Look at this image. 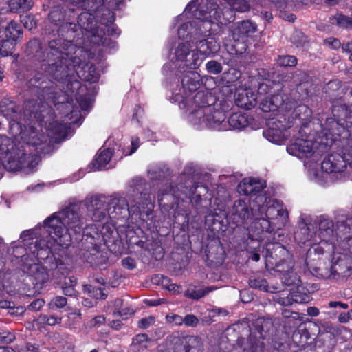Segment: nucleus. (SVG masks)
Returning a JSON list of instances; mask_svg holds the SVG:
<instances>
[{
  "instance_id": "f257e3e1",
  "label": "nucleus",
  "mask_w": 352,
  "mask_h": 352,
  "mask_svg": "<svg viewBox=\"0 0 352 352\" xmlns=\"http://www.w3.org/2000/svg\"><path fill=\"white\" fill-rule=\"evenodd\" d=\"M198 0H192L184 12L178 16L174 26H178V36L186 40L178 43L173 50L171 60L163 67V73L168 80H171L179 73L182 74V86L173 93L175 102H179L181 109H188L189 103L195 96L192 94L200 86V75L193 72L209 56L219 50L217 41L210 36L214 24L226 25L234 20L233 12L230 8L222 11L216 2L201 0L197 7Z\"/></svg>"
},
{
  "instance_id": "f03ea898",
  "label": "nucleus",
  "mask_w": 352,
  "mask_h": 352,
  "mask_svg": "<svg viewBox=\"0 0 352 352\" xmlns=\"http://www.w3.org/2000/svg\"><path fill=\"white\" fill-rule=\"evenodd\" d=\"M85 211L95 221H102L107 214H113L107 211V204L97 197L69 204L46 219L49 222L50 232L54 234L56 243L61 245H70L72 235L80 234L84 228L82 214Z\"/></svg>"
},
{
  "instance_id": "7ed1b4c3",
  "label": "nucleus",
  "mask_w": 352,
  "mask_h": 352,
  "mask_svg": "<svg viewBox=\"0 0 352 352\" xmlns=\"http://www.w3.org/2000/svg\"><path fill=\"white\" fill-rule=\"evenodd\" d=\"M43 230H29L23 231L21 239L25 246L26 253L22 256L24 270L34 277L36 285H43L49 279L46 269L41 264V261L48 258L51 254L69 245H61L56 242L54 234L50 232L49 222L44 221Z\"/></svg>"
},
{
  "instance_id": "20e7f679",
  "label": "nucleus",
  "mask_w": 352,
  "mask_h": 352,
  "mask_svg": "<svg viewBox=\"0 0 352 352\" xmlns=\"http://www.w3.org/2000/svg\"><path fill=\"white\" fill-rule=\"evenodd\" d=\"M62 44L61 40L51 41L49 43L51 55L48 60L47 72L58 80H62L68 76L72 67L78 76L84 80L96 82L98 76L92 66H81L80 59L73 56V54H80L82 49L77 47L71 41H64L61 49L58 45Z\"/></svg>"
},
{
  "instance_id": "39448f33",
  "label": "nucleus",
  "mask_w": 352,
  "mask_h": 352,
  "mask_svg": "<svg viewBox=\"0 0 352 352\" xmlns=\"http://www.w3.org/2000/svg\"><path fill=\"white\" fill-rule=\"evenodd\" d=\"M188 120L197 129L205 128L225 131L226 114L221 103L210 92L200 91L189 103Z\"/></svg>"
},
{
  "instance_id": "423d86ee",
  "label": "nucleus",
  "mask_w": 352,
  "mask_h": 352,
  "mask_svg": "<svg viewBox=\"0 0 352 352\" xmlns=\"http://www.w3.org/2000/svg\"><path fill=\"white\" fill-rule=\"evenodd\" d=\"M111 205L115 210H119V214L128 212L132 216H138L143 221L153 218L154 199L148 192H140V187L133 190L128 202L124 199H120L113 201Z\"/></svg>"
},
{
  "instance_id": "0eeeda50",
  "label": "nucleus",
  "mask_w": 352,
  "mask_h": 352,
  "mask_svg": "<svg viewBox=\"0 0 352 352\" xmlns=\"http://www.w3.org/2000/svg\"><path fill=\"white\" fill-rule=\"evenodd\" d=\"M333 223L330 221H321L319 232L311 236L310 241L311 248L307 252L308 258H312L313 256H320L325 251L333 250V246L328 242L333 236Z\"/></svg>"
},
{
  "instance_id": "6e6552de",
  "label": "nucleus",
  "mask_w": 352,
  "mask_h": 352,
  "mask_svg": "<svg viewBox=\"0 0 352 352\" xmlns=\"http://www.w3.org/2000/svg\"><path fill=\"white\" fill-rule=\"evenodd\" d=\"M287 277V305L293 302L307 303L310 300L307 289L302 284L300 278L294 273Z\"/></svg>"
},
{
  "instance_id": "1a4fd4ad",
  "label": "nucleus",
  "mask_w": 352,
  "mask_h": 352,
  "mask_svg": "<svg viewBox=\"0 0 352 352\" xmlns=\"http://www.w3.org/2000/svg\"><path fill=\"white\" fill-rule=\"evenodd\" d=\"M268 128L263 131V136L270 142L281 145L285 140V127L283 122L276 118H270Z\"/></svg>"
},
{
  "instance_id": "9d476101",
  "label": "nucleus",
  "mask_w": 352,
  "mask_h": 352,
  "mask_svg": "<svg viewBox=\"0 0 352 352\" xmlns=\"http://www.w3.org/2000/svg\"><path fill=\"white\" fill-rule=\"evenodd\" d=\"M267 87V85L263 83L260 85L258 87L259 100H261L260 107L263 112H272L274 113L283 105V100L279 95L273 96H268L265 98H262L263 91H264Z\"/></svg>"
},
{
  "instance_id": "9b49d317",
  "label": "nucleus",
  "mask_w": 352,
  "mask_h": 352,
  "mask_svg": "<svg viewBox=\"0 0 352 352\" xmlns=\"http://www.w3.org/2000/svg\"><path fill=\"white\" fill-rule=\"evenodd\" d=\"M231 36L233 40L244 42L245 38L256 31V25L250 21H243L234 23L231 28Z\"/></svg>"
},
{
  "instance_id": "f8f14e48",
  "label": "nucleus",
  "mask_w": 352,
  "mask_h": 352,
  "mask_svg": "<svg viewBox=\"0 0 352 352\" xmlns=\"http://www.w3.org/2000/svg\"><path fill=\"white\" fill-rule=\"evenodd\" d=\"M265 183L258 179H243L238 185V192L245 195H256L265 188Z\"/></svg>"
},
{
  "instance_id": "ddd939ff",
  "label": "nucleus",
  "mask_w": 352,
  "mask_h": 352,
  "mask_svg": "<svg viewBox=\"0 0 352 352\" xmlns=\"http://www.w3.org/2000/svg\"><path fill=\"white\" fill-rule=\"evenodd\" d=\"M108 309L113 316H120L123 318H127L134 314L133 309L121 298L116 299L109 306Z\"/></svg>"
},
{
  "instance_id": "4468645a",
  "label": "nucleus",
  "mask_w": 352,
  "mask_h": 352,
  "mask_svg": "<svg viewBox=\"0 0 352 352\" xmlns=\"http://www.w3.org/2000/svg\"><path fill=\"white\" fill-rule=\"evenodd\" d=\"M236 100L239 107L250 109L254 107L256 100H259V95L251 90H244L238 94Z\"/></svg>"
},
{
  "instance_id": "2eb2a0df",
  "label": "nucleus",
  "mask_w": 352,
  "mask_h": 352,
  "mask_svg": "<svg viewBox=\"0 0 352 352\" xmlns=\"http://www.w3.org/2000/svg\"><path fill=\"white\" fill-rule=\"evenodd\" d=\"M342 158L339 155H331L321 164V169L325 173L339 172L342 168Z\"/></svg>"
},
{
  "instance_id": "dca6fc26",
  "label": "nucleus",
  "mask_w": 352,
  "mask_h": 352,
  "mask_svg": "<svg viewBox=\"0 0 352 352\" xmlns=\"http://www.w3.org/2000/svg\"><path fill=\"white\" fill-rule=\"evenodd\" d=\"M113 155V151L111 148L100 149L99 153L93 162V165L96 170L109 168L113 166L109 164Z\"/></svg>"
},
{
  "instance_id": "f3484780",
  "label": "nucleus",
  "mask_w": 352,
  "mask_h": 352,
  "mask_svg": "<svg viewBox=\"0 0 352 352\" xmlns=\"http://www.w3.org/2000/svg\"><path fill=\"white\" fill-rule=\"evenodd\" d=\"M3 22V19L2 17H0V38L1 37V34H5L6 38H10L12 41H16L19 37L21 34L22 33V30L21 25L14 21H11L5 28V30H3L2 23Z\"/></svg>"
},
{
  "instance_id": "a211bd4d",
  "label": "nucleus",
  "mask_w": 352,
  "mask_h": 352,
  "mask_svg": "<svg viewBox=\"0 0 352 352\" xmlns=\"http://www.w3.org/2000/svg\"><path fill=\"white\" fill-rule=\"evenodd\" d=\"M67 117H68L69 122L66 120L63 124L54 122L49 126V130L55 136L56 140L64 138L67 133L68 129L69 128V125L76 124L78 122L77 119L72 120L69 116H67Z\"/></svg>"
},
{
  "instance_id": "6ab92c4d",
  "label": "nucleus",
  "mask_w": 352,
  "mask_h": 352,
  "mask_svg": "<svg viewBox=\"0 0 352 352\" xmlns=\"http://www.w3.org/2000/svg\"><path fill=\"white\" fill-rule=\"evenodd\" d=\"M248 118L245 114L241 113H235L232 114L228 120H226V129L225 131L232 129H241L248 124Z\"/></svg>"
},
{
  "instance_id": "aec40b11",
  "label": "nucleus",
  "mask_w": 352,
  "mask_h": 352,
  "mask_svg": "<svg viewBox=\"0 0 352 352\" xmlns=\"http://www.w3.org/2000/svg\"><path fill=\"white\" fill-rule=\"evenodd\" d=\"M295 149L299 152L305 154L306 157H311L314 155H318L316 148L317 144L314 143L310 140H298L296 143L294 144Z\"/></svg>"
},
{
  "instance_id": "412c9836",
  "label": "nucleus",
  "mask_w": 352,
  "mask_h": 352,
  "mask_svg": "<svg viewBox=\"0 0 352 352\" xmlns=\"http://www.w3.org/2000/svg\"><path fill=\"white\" fill-rule=\"evenodd\" d=\"M234 214L237 215L241 219H245L250 217L248 204L243 200L236 201L234 204Z\"/></svg>"
},
{
  "instance_id": "4be33fe9",
  "label": "nucleus",
  "mask_w": 352,
  "mask_h": 352,
  "mask_svg": "<svg viewBox=\"0 0 352 352\" xmlns=\"http://www.w3.org/2000/svg\"><path fill=\"white\" fill-rule=\"evenodd\" d=\"M32 6V0H11L9 2L10 10L13 12H17L19 9L28 10Z\"/></svg>"
},
{
  "instance_id": "5701e85b",
  "label": "nucleus",
  "mask_w": 352,
  "mask_h": 352,
  "mask_svg": "<svg viewBox=\"0 0 352 352\" xmlns=\"http://www.w3.org/2000/svg\"><path fill=\"white\" fill-rule=\"evenodd\" d=\"M216 289L217 288L214 287H205L199 289H188L185 292V296L192 299L198 300Z\"/></svg>"
},
{
  "instance_id": "b1692460",
  "label": "nucleus",
  "mask_w": 352,
  "mask_h": 352,
  "mask_svg": "<svg viewBox=\"0 0 352 352\" xmlns=\"http://www.w3.org/2000/svg\"><path fill=\"white\" fill-rule=\"evenodd\" d=\"M306 321L305 315L302 314L292 312L290 316H287V324H289L290 327H292V323L293 324V327L296 328L300 327Z\"/></svg>"
},
{
  "instance_id": "393cba45",
  "label": "nucleus",
  "mask_w": 352,
  "mask_h": 352,
  "mask_svg": "<svg viewBox=\"0 0 352 352\" xmlns=\"http://www.w3.org/2000/svg\"><path fill=\"white\" fill-rule=\"evenodd\" d=\"M331 23L336 24L342 28H352V19L347 16L339 14L331 19Z\"/></svg>"
},
{
  "instance_id": "a878e982",
  "label": "nucleus",
  "mask_w": 352,
  "mask_h": 352,
  "mask_svg": "<svg viewBox=\"0 0 352 352\" xmlns=\"http://www.w3.org/2000/svg\"><path fill=\"white\" fill-rule=\"evenodd\" d=\"M16 41L7 38L0 43V54L3 56H7L13 52Z\"/></svg>"
},
{
  "instance_id": "bb28decb",
  "label": "nucleus",
  "mask_w": 352,
  "mask_h": 352,
  "mask_svg": "<svg viewBox=\"0 0 352 352\" xmlns=\"http://www.w3.org/2000/svg\"><path fill=\"white\" fill-rule=\"evenodd\" d=\"M232 9L238 12H246L250 9V6L245 0H225Z\"/></svg>"
},
{
  "instance_id": "cd10ccee",
  "label": "nucleus",
  "mask_w": 352,
  "mask_h": 352,
  "mask_svg": "<svg viewBox=\"0 0 352 352\" xmlns=\"http://www.w3.org/2000/svg\"><path fill=\"white\" fill-rule=\"evenodd\" d=\"M84 290L96 299H103L107 296V294L101 288H96L91 285H86L84 287Z\"/></svg>"
},
{
  "instance_id": "c85d7f7f",
  "label": "nucleus",
  "mask_w": 352,
  "mask_h": 352,
  "mask_svg": "<svg viewBox=\"0 0 352 352\" xmlns=\"http://www.w3.org/2000/svg\"><path fill=\"white\" fill-rule=\"evenodd\" d=\"M37 320L41 324H47L52 326L60 323L61 318L55 316H47V315H41Z\"/></svg>"
},
{
  "instance_id": "c756f323",
  "label": "nucleus",
  "mask_w": 352,
  "mask_h": 352,
  "mask_svg": "<svg viewBox=\"0 0 352 352\" xmlns=\"http://www.w3.org/2000/svg\"><path fill=\"white\" fill-rule=\"evenodd\" d=\"M208 72L212 74H218L222 71L221 65L216 60H210L206 64Z\"/></svg>"
},
{
  "instance_id": "7c9ffc66",
  "label": "nucleus",
  "mask_w": 352,
  "mask_h": 352,
  "mask_svg": "<svg viewBox=\"0 0 352 352\" xmlns=\"http://www.w3.org/2000/svg\"><path fill=\"white\" fill-rule=\"evenodd\" d=\"M67 304V299L63 296H56L49 303V307L52 309L62 308Z\"/></svg>"
},
{
  "instance_id": "2f4dec72",
  "label": "nucleus",
  "mask_w": 352,
  "mask_h": 352,
  "mask_svg": "<svg viewBox=\"0 0 352 352\" xmlns=\"http://www.w3.org/2000/svg\"><path fill=\"white\" fill-rule=\"evenodd\" d=\"M258 226L260 227V229L262 232L266 231L270 232V224L268 220H267L265 218H261L257 219L254 222L253 226L258 229Z\"/></svg>"
},
{
  "instance_id": "473e14b6",
  "label": "nucleus",
  "mask_w": 352,
  "mask_h": 352,
  "mask_svg": "<svg viewBox=\"0 0 352 352\" xmlns=\"http://www.w3.org/2000/svg\"><path fill=\"white\" fill-rule=\"evenodd\" d=\"M71 3L76 6L80 7L85 10L93 9L94 0H70Z\"/></svg>"
},
{
  "instance_id": "72a5a7b5",
  "label": "nucleus",
  "mask_w": 352,
  "mask_h": 352,
  "mask_svg": "<svg viewBox=\"0 0 352 352\" xmlns=\"http://www.w3.org/2000/svg\"><path fill=\"white\" fill-rule=\"evenodd\" d=\"M153 281L155 283L161 285L166 289H167V288L171 283L170 280L168 277L159 275L155 276V277L153 279Z\"/></svg>"
},
{
  "instance_id": "f704fd0d",
  "label": "nucleus",
  "mask_w": 352,
  "mask_h": 352,
  "mask_svg": "<svg viewBox=\"0 0 352 352\" xmlns=\"http://www.w3.org/2000/svg\"><path fill=\"white\" fill-rule=\"evenodd\" d=\"M140 146V139L138 137H132L131 141V150L129 151H124L125 155H131L133 153L135 152V151Z\"/></svg>"
},
{
  "instance_id": "c9c22d12",
  "label": "nucleus",
  "mask_w": 352,
  "mask_h": 352,
  "mask_svg": "<svg viewBox=\"0 0 352 352\" xmlns=\"http://www.w3.org/2000/svg\"><path fill=\"white\" fill-rule=\"evenodd\" d=\"M199 320L198 318L192 315V314H188L184 318V322L186 326L189 327H196L198 324Z\"/></svg>"
},
{
  "instance_id": "e433bc0d",
  "label": "nucleus",
  "mask_w": 352,
  "mask_h": 352,
  "mask_svg": "<svg viewBox=\"0 0 352 352\" xmlns=\"http://www.w3.org/2000/svg\"><path fill=\"white\" fill-rule=\"evenodd\" d=\"M166 320L168 322L173 323L175 325H181L184 322V318L174 314L167 315Z\"/></svg>"
},
{
  "instance_id": "4c0bfd02",
  "label": "nucleus",
  "mask_w": 352,
  "mask_h": 352,
  "mask_svg": "<svg viewBox=\"0 0 352 352\" xmlns=\"http://www.w3.org/2000/svg\"><path fill=\"white\" fill-rule=\"evenodd\" d=\"M155 322V318L149 316L148 318H142L139 321L138 326L140 328L146 329Z\"/></svg>"
},
{
  "instance_id": "58836bf2",
  "label": "nucleus",
  "mask_w": 352,
  "mask_h": 352,
  "mask_svg": "<svg viewBox=\"0 0 352 352\" xmlns=\"http://www.w3.org/2000/svg\"><path fill=\"white\" fill-rule=\"evenodd\" d=\"M44 304L45 301L43 299H36L29 305L28 309L31 311H38Z\"/></svg>"
},
{
  "instance_id": "ea45409f",
  "label": "nucleus",
  "mask_w": 352,
  "mask_h": 352,
  "mask_svg": "<svg viewBox=\"0 0 352 352\" xmlns=\"http://www.w3.org/2000/svg\"><path fill=\"white\" fill-rule=\"evenodd\" d=\"M172 190H173L170 188V186L167 184L165 185V187L163 190H159L157 197H158V202L160 206L162 205V201H163L162 195L170 196L168 192H170Z\"/></svg>"
},
{
  "instance_id": "a19ab883",
  "label": "nucleus",
  "mask_w": 352,
  "mask_h": 352,
  "mask_svg": "<svg viewBox=\"0 0 352 352\" xmlns=\"http://www.w3.org/2000/svg\"><path fill=\"white\" fill-rule=\"evenodd\" d=\"M21 21L23 23L24 26L29 30L36 26V21L34 20L33 17L30 16L23 17Z\"/></svg>"
},
{
  "instance_id": "79ce46f5",
  "label": "nucleus",
  "mask_w": 352,
  "mask_h": 352,
  "mask_svg": "<svg viewBox=\"0 0 352 352\" xmlns=\"http://www.w3.org/2000/svg\"><path fill=\"white\" fill-rule=\"evenodd\" d=\"M324 43L333 49L339 48L341 45L340 41L336 38H329L324 41Z\"/></svg>"
},
{
  "instance_id": "37998d69",
  "label": "nucleus",
  "mask_w": 352,
  "mask_h": 352,
  "mask_svg": "<svg viewBox=\"0 0 352 352\" xmlns=\"http://www.w3.org/2000/svg\"><path fill=\"white\" fill-rule=\"evenodd\" d=\"M303 34L301 32H296L295 35L291 38V41L296 45H300L303 41Z\"/></svg>"
},
{
  "instance_id": "c03bdc74",
  "label": "nucleus",
  "mask_w": 352,
  "mask_h": 352,
  "mask_svg": "<svg viewBox=\"0 0 352 352\" xmlns=\"http://www.w3.org/2000/svg\"><path fill=\"white\" fill-rule=\"evenodd\" d=\"M104 320L105 319H104V316H98L91 320V322H90L91 326H93V327L100 326V324L104 323Z\"/></svg>"
},
{
  "instance_id": "a18cd8bd",
  "label": "nucleus",
  "mask_w": 352,
  "mask_h": 352,
  "mask_svg": "<svg viewBox=\"0 0 352 352\" xmlns=\"http://www.w3.org/2000/svg\"><path fill=\"white\" fill-rule=\"evenodd\" d=\"M87 19L88 20L91 19V15L89 14L88 13H83V14H81L80 15V17H79V25L80 26H82V28H84L85 30H89V25L87 24V25H85V23H82V20L83 19Z\"/></svg>"
},
{
  "instance_id": "49530a36",
  "label": "nucleus",
  "mask_w": 352,
  "mask_h": 352,
  "mask_svg": "<svg viewBox=\"0 0 352 352\" xmlns=\"http://www.w3.org/2000/svg\"><path fill=\"white\" fill-rule=\"evenodd\" d=\"M122 265L128 269H133L135 267V263L132 258H126L122 260Z\"/></svg>"
},
{
  "instance_id": "de8ad7c7",
  "label": "nucleus",
  "mask_w": 352,
  "mask_h": 352,
  "mask_svg": "<svg viewBox=\"0 0 352 352\" xmlns=\"http://www.w3.org/2000/svg\"><path fill=\"white\" fill-rule=\"evenodd\" d=\"M147 340V336L146 334H139L136 336L135 338H133V344H142L144 342Z\"/></svg>"
},
{
  "instance_id": "09e8293b",
  "label": "nucleus",
  "mask_w": 352,
  "mask_h": 352,
  "mask_svg": "<svg viewBox=\"0 0 352 352\" xmlns=\"http://www.w3.org/2000/svg\"><path fill=\"white\" fill-rule=\"evenodd\" d=\"M167 290L172 292L173 294H179L182 292L181 287L175 283H170Z\"/></svg>"
},
{
  "instance_id": "8fccbe9b",
  "label": "nucleus",
  "mask_w": 352,
  "mask_h": 352,
  "mask_svg": "<svg viewBox=\"0 0 352 352\" xmlns=\"http://www.w3.org/2000/svg\"><path fill=\"white\" fill-rule=\"evenodd\" d=\"M91 104V101L90 100H81L79 101V104L80 108L82 110L87 111L89 109Z\"/></svg>"
},
{
  "instance_id": "3c124183",
  "label": "nucleus",
  "mask_w": 352,
  "mask_h": 352,
  "mask_svg": "<svg viewBox=\"0 0 352 352\" xmlns=\"http://www.w3.org/2000/svg\"><path fill=\"white\" fill-rule=\"evenodd\" d=\"M329 305L330 307H332V308L339 307H341V308H342L344 309H347L348 307H349L348 305L346 304V303H343V302H336V301L330 302Z\"/></svg>"
},
{
  "instance_id": "603ef678",
  "label": "nucleus",
  "mask_w": 352,
  "mask_h": 352,
  "mask_svg": "<svg viewBox=\"0 0 352 352\" xmlns=\"http://www.w3.org/2000/svg\"><path fill=\"white\" fill-rule=\"evenodd\" d=\"M187 197L190 199V201H195L196 204L198 203L201 200L200 195H195V192L190 191L189 194L187 195Z\"/></svg>"
},
{
  "instance_id": "864d4df0",
  "label": "nucleus",
  "mask_w": 352,
  "mask_h": 352,
  "mask_svg": "<svg viewBox=\"0 0 352 352\" xmlns=\"http://www.w3.org/2000/svg\"><path fill=\"white\" fill-rule=\"evenodd\" d=\"M307 314L311 316H316L319 314V310L315 307H310L307 308Z\"/></svg>"
},
{
  "instance_id": "5fc2aeb1",
  "label": "nucleus",
  "mask_w": 352,
  "mask_h": 352,
  "mask_svg": "<svg viewBox=\"0 0 352 352\" xmlns=\"http://www.w3.org/2000/svg\"><path fill=\"white\" fill-rule=\"evenodd\" d=\"M297 63V59L293 56H287V66H294Z\"/></svg>"
},
{
  "instance_id": "6e6d98bb",
  "label": "nucleus",
  "mask_w": 352,
  "mask_h": 352,
  "mask_svg": "<svg viewBox=\"0 0 352 352\" xmlns=\"http://www.w3.org/2000/svg\"><path fill=\"white\" fill-rule=\"evenodd\" d=\"M163 299L160 300H146V302L150 306H156L162 303Z\"/></svg>"
},
{
  "instance_id": "4d7b16f0",
  "label": "nucleus",
  "mask_w": 352,
  "mask_h": 352,
  "mask_svg": "<svg viewBox=\"0 0 352 352\" xmlns=\"http://www.w3.org/2000/svg\"><path fill=\"white\" fill-rule=\"evenodd\" d=\"M339 122H341L340 120ZM352 124V115L351 113H348L347 116V120L346 121V124L340 122V124L342 125L344 127H349V124Z\"/></svg>"
},
{
  "instance_id": "13d9d810",
  "label": "nucleus",
  "mask_w": 352,
  "mask_h": 352,
  "mask_svg": "<svg viewBox=\"0 0 352 352\" xmlns=\"http://www.w3.org/2000/svg\"><path fill=\"white\" fill-rule=\"evenodd\" d=\"M58 15V12L54 10V11H52L50 14H49V17L51 20H52L53 21L55 22V25H58V24L56 23V17Z\"/></svg>"
},
{
  "instance_id": "bf43d9fd",
  "label": "nucleus",
  "mask_w": 352,
  "mask_h": 352,
  "mask_svg": "<svg viewBox=\"0 0 352 352\" xmlns=\"http://www.w3.org/2000/svg\"><path fill=\"white\" fill-rule=\"evenodd\" d=\"M63 292L66 295L72 296L74 293V288L72 287H66L63 288Z\"/></svg>"
},
{
  "instance_id": "052dcab7",
  "label": "nucleus",
  "mask_w": 352,
  "mask_h": 352,
  "mask_svg": "<svg viewBox=\"0 0 352 352\" xmlns=\"http://www.w3.org/2000/svg\"><path fill=\"white\" fill-rule=\"evenodd\" d=\"M274 300L281 305H285V298H281V297L278 296V295H276L274 297Z\"/></svg>"
},
{
  "instance_id": "680f3d73",
  "label": "nucleus",
  "mask_w": 352,
  "mask_h": 352,
  "mask_svg": "<svg viewBox=\"0 0 352 352\" xmlns=\"http://www.w3.org/2000/svg\"><path fill=\"white\" fill-rule=\"evenodd\" d=\"M349 319H350V318H348V313L347 314H341L339 316V320L341 322H346L348 321Z\"/></svg>"
},
{
  "instance_id": "e2e57ef3",
  "label": "nucleus",
  "mask_w": 352,
  "mask_h": 352,
  "mask_svg": "<svg viewBox=\"0 0 352 352\" xmlns=\"http://www.w3.org/2000/svg\"><path fill=\"white\" fill-rule=\"evenodd\" d=\"M10 302L6 300H0L1 308H8L10 307Z\"/></svg>"
},
{
  "instance_id": "0e129e2a",
  "label": "nucleus",
  "mask_w": 352,
  "mask_h": 352,
  "mask_svg": "<svg viewBox=\"0 0 352 352\" xmlns=\"http://www.w3.org/2000/svg\"><path fill=\"white\" fill-rule=\"evenodd\" d=\"M296 19V16L294 14L287 15V21H294Z\"/></svg>"
},
{
  "instance_id": "69168bd1",
  "label": "nucleus",
  "mask_w": 352,
  "mask_h": 352,
  "mask_svg": "<svg viewBox=\"0 0 352 352\" xmlns=\"http://www.w3.org/2000/svg\"><path fill=\"white\" fill-rule=\"evenodd\" d=\"M252 259L254 261H258L259 259H260V256L259 254H254L253 257H252Z\"/></svg>"
},
{
  "instance_id": "338daca9",
  "label": "nucleus",
  "mask_w": 352,
  "mask_h": 352,
  "mask_svg": "<svg viewBox=\"0 0 352 352\" xmlns=\"http://www.w3.org/2000/svg\"><path fill=\"white\" fill-rule=\"evenodd\" d=\"M342 50H343L344 51H348V50H350V49H349V43H347L346 45H342Z\"/></svg>"
},
{
  "instance_id": "774afa93",
  "label": "nucleus",
  "mask_w": 352,
  "mask_h": 352,
  "mask_svg": "<svg viewBox=\"0 0 352 352\" xmlns=\"http://www.w3.org/2000/svg\"><path fill=\"white\" fill-rule=\"evenodd\" d=\"M256 201L258 202V201H262L263 199V197L261 196V195H258L256 197Z\"/></svg>"
}]
</instances>
